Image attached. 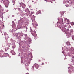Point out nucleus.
<instances>
[{"instance_id": "20", "label": "nucleus", "mask_w": 74, "mask_h": 74, "mask_svg": "<svg viewBox=\"0 0 74 74\" xmlns=\"http://www.w3.org/2000/svg\"><path fill=\"white\" fill-rule=\"evenodd\" d=\"M27 29V27H26V29Z\"/></svg>"}, {"instance_id": "21", "label": "nucleus", "mask_w": 74, "mask_h": 74, "mask_svg": "<svg viewBox=\"0 0 74 74\" xmlns=\"http://www.w3.org/2000/svg\"><path fill=\"white\" fill-rule=\"evenodd\" d=\"M32 1V2H34L33 1Z\"/></svg>"}, {"instance_id": "23", "label": "nucleus", "mask_w": 74, "mask_h": 74, "mask_svg": "<svg viewBox=\"0 0 74 74\" xmlns=\"http://www.w3.org/2000/svg\"><path fill=\"white\" fill-rule=\"evenodd\" d=\"M13 5H14V4H13Z\"/></svg>"}, {"instance_id": "11", "label": "nucleus", "mask_w": 74, "mask_h": 74, "mask_svg": "<svg viewBox=\"0 0 74 74\" xmlns=\"http://www.w3.org/2000/svg\"><path fill=\"white\" fill-rule=\"evenodd\" d=\"M72 39L73 40H74V36H73Z\"/></svg>"}, {"instance_id": "17", "label": "nucleus", "mask_w": 74, "mask_h": 74, "mask_svg": "<svg viewBox=\"0 0 74 74\" xmlns=\"http://www.w3.org/2000/svg\"><path fill=\"white\" fill-rule=\"evenodd\" d=\"M5 51L6 52L7 51V50H6V49H5Z\"/></svg>"}, {"instance_id": "8", "label": "nucleus", "mask_w": 74, "mask_h": 74, "mask_svg": "<svg viewBox=\"0 0 74 74\" xmlns=\"http://www.w3.org/2000/svg\"><path fill=\"white\" fill-rule=\"evenodd\" d=\"M33 26H34V28H35V29H37V26H36V25L34 24H33Z\"/></svg>"}, {"instance_id": "18", "label": "nucleus", "mask_w": 74, "mask_h": 74, "mask_svg": "<svg viewBox=\"0 0 74 74\" xmlns=\"http://www.w3.org/2000/svg\"><path fill=\"white\" fill-rule=\"evenodd\" d=\"M37 14H38V12H37Z\"/></svg>"}, {"instance_id": "16", "label": "nucleus", "mask_w": 74, "mask_h": 74, "mask_svg": "<svg viewBox=\"0 0 74 74\" xmlns=\"http://www.w3.org/2000/svg\"><path fill=\"white\" fill-rule=\"evenodd\" d=\"M41 64L42 65H44V64L43 63H42Z\"/></svg>"}, {"instance_id": "6", "label": "nucleus", "mask_w": 74, "mask_h": 74, "mask_svg": "<svg viewBox=\"0 0 74 74\" xmlns=\"http://www.w3.org/2000/svg\"><path fill=\"white\" fill-rule=\"evenodd\" d=\"M3 54V52L2 51H0V56H3L2 55Z\"/></svg>"}, {"instance_id": "1", "label": "nucleus", "mask_w": 74, "mask_h": 74, "mask_svg": "<svg viewBox=\"0 0 74 74\" xmlns=\"http://www.w3.org/2000/svg\"><path fill=\"white\" fill-rule=\"evenodd\" d=\"M60 23L61 24V25L62 26V27H60V29H61H61L62 31L63 32H64L65 33H66L67 32V29H66L63 28V27H64V24H63V19H61V21L60 22Z\"/></svg>"}, {"instance_id": "2", "label": "nucleus", "mask_w": 74, "mask_h": 74, "mask_svg": "<svg viewBox=\"0 0 74 74\" xmlns=\"http://www.w3.org/2000/svg\"><path fill=\"white\" fill-rule=\"evenodd\" d=\"M5 6L7 8L8 7V4H9L10 2L8 0L5 1Z\"/></svg>"}, {"instance_id": "19", "label": "nucleus", "mask_w": 74, "mask_h": 74, "mask_svg": "<svg viewBox=\"0 0 74 74\" xmlns=\"http://www.w3.org/2000/svg\"><path fill=\"white\" fill-rule=\"evenodd\" d=\"M70 35H71V33H70Z\"/></svg>"}, {"instance_id": "15", "label": "nucleus", "mask_w": 74, "mask_h": 74, "mask_svg": "<svg viewBox=\"0 0 74 74\" xmlns=\"http://www.w3.org/2000/svg\"><path fill=\"white\" fill-rule=\"evenodd\" d=\"M5 55H8V54L7 53H5Z\"/></svg>"}, {"instance_id": "22", "label": "nucleus", "mask_w": 74, "mask_h": 74, "mask_svg": "<svg viewBox=\"0 0 74 74\" xmlns=\"http://www.w3.org/2000/svg\"><path fill=\"white\" fill-rule=\"evenodd\" d=\"M0 6H1V5H0Z\"/></svg>"}, {"instance_id": "13", "label": "nucleus", "mask_w": 74, "mask_h": 74, "mask_svg": "<svg viewBox=\"0 0 74 74\" xmlns=\"http://www.w3.org/2000/svg\"><path fill=\"white\" fill-rule=\"evenodd\" d=\"M70 1H71V2H73V3H74V0H70Z\"/></svg>"}, {"instance_id": "4", "label": "nucleus", "mask_w": 74, "mask_h": 74, "mask_svg": "<svg viewBox=\"0 0 74 74\" xmlns=\"http://www.w3.org/2000/svg\"><path fill=\"white\" fill-rule=\"evenodd\" d=\"M31 32L32 34V35H33V36H34L35 35H36V33L35 32H33V31L31 30Z\"/></svg>"}, {"instance_id": "12", "label": "nucleus", "mask_w": 74, "mask_h": 74, "mask_svg": "<svg viewBox=\"0 0 74 74\" xmlns=\"http://www.w3.org/2000/svg\"><path fill=\"white\" fill-rule=\"evenodd\" d=\"M25 62L26 63H25V65L26 66H27V62Z\"/></svg>"}, {"instance_id": "3", "label": "nucleus", "mask_w": 74, "mask_h": 74, "mask_svg": "<svg viewBox=\"0 0 74 74\" xmlns=\"http://www.w3.org/2000/svg\"><path fill=\"white\" fill-rule=\"evenodd\" d=\"M34 66H35L36 69H38V65L37 64H35Z\"/></svg>"}, {"instance_id": "14", "label": "nucleus", "mask_w": 74, "mask_h": 74, "mask_svg": "<svg viewBox=\"0 0 74 74\" xmlns=\"http://www.w3.org/2000/svg\"><path fill=\"white\" fill-rule=\"evenodd\" d=\"M66 21H67V22H70V21H69V20L67 19V20H66Z\"/></svg>"}, {"instance_id": "5", "label": "nucleus", "mask_w": 74, "mask_h": 74, "mask_svg": "<svg viewBox=\"0 0 74 74\" xmlns=\"http://www.w3.org/2000/svg\"><path fill=\"white\" fill-rule=\"evenodd\" d=\"M73 69H70V70H69L68 71L69 73V74H71L72 72H73Z\"/></svg>"}, {"instance_id": "9", "label": "nucleus", "mask_w": 74, "mask_h": 74, "mask_svg": "<svg viewBox=\"0 0 74 74\" xmlns=\"http://www.w3.org/2000/svg\"><path fill=\"white\" fill-rule=\"evenodd\" d=\"M66 44L68 45H71V44H70V42H66Z\"/></svg>"}, {"instance_id": "10", "label": "nucleus", "mask_w": 74, "mask_h": 74, "mask_svg": "<svg viewBox=\"0 0 74 74\" xmlns=\"http://www.w3.org/2000/svg\"><path fill=\"white\" fill-rule=\"evenodd\" d=\"M23 8H25L26 7V5L24 4H23Z\"/></svg>"}, {"instance_id": "7", "label": "nucleus", "mask_w": 74, "mask_h": 74, "mask_svg": "<svg viewBox=\"0 0 74 74\" xmlns=\"http://www.w3.org/2000/svg\"><path fill=\"white\" fill-rule=\"evenodd\" d=\"M11 53L13 55H14L15 54V52H14V51L12 50H11Z\"/></svg>"}]
</instances>
